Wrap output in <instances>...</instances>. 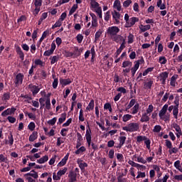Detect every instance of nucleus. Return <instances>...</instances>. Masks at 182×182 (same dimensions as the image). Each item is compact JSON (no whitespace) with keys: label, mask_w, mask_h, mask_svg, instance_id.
<instances>
[{"label":"nucleus","mask_w":182,"mask_h":182,"mask_svg":"<svg viewBox=\"0 0 182 182\" xmlns=\"http://www.w3.org/2000/svg\"><path fill=\"white\" fill-rule=\"evenodd\" d=\"M68 172V168L65 167L63 169H60V171H58V175L60 176V178L61 177V176H65V174H66V173Z\"/></svg>","instance_id":"37998d69"},{"label":"nucleus","mask_w":182,"mask_h":182,"mask_svg":"<svg viewBox=\"0 0 182 182\" xmlns=\"http://www.w3.org/2000/svg\"><path fill=\"white\" fill-rule=\"evenodd\" d=\"M104 109L105 110H109V113H112V112H113V109L112 108V105L109 102L105 104Z\"/></svg>","instance_id":"c03bdc74"},{"label":"nucleus","mask_w":182,"mask_h":182,"mask_svg":"<svg viewBox=\"0 0 182 182\" xmlns=\"http://www.w3.org/2000/svg\"><path fill=\"white\" fill-rule=\"evenodd\" d=\"M77 163L81 170V171H85V168H86V167H87V163L84 162L83 160L78 159L77 160Z\"/></svg>","instance_id":"a211bd4d"},{"label":"nucleus","mask_w":182,"mask_h":182,"mask_svg":"<svg viewBox=\"0 0 182 182\" xmlns=\"http://www.w3.org/2000/svg\"><path fill=\"white\" fill-rule=\"evenodd\" d=\"M154 109V107H153V105H149L146 109V112L145 113H146V114H149L150 116L151 113L153 112Z\"/></svg>","instance_id":"4d7b16f0"},{"label":"nucleus","mask_w":182,"mask_h":182,"mask_svg":"<svg viewBox=\"0 0 182 182\" xmlns=\"http://www.w3.org/2000/svg\"><path fill=\"white\" fill-rule=\"evenodd\" d=\"M66 120V113L61 114V117L58 119V124H62Z\"/></svg>","instance_id":"79ce46f5"},{"label":"nucleus","mask_w":182,"mask_h":182,"mask_svg":"<svg viewBox=\"0 0 182 182\" xmlns=\"http://www.w3.org/2000/svg\"><path fill=\"white\" fill-rule=\"evenodd\" d=\"M156 6L159 8L161 11L166 9V4L163 3V0H158L156 2Z\"/></svg>","instance_id":"2f4dec72"},{"label":"nucleus","mask_w":182,"mask_h":182,"mask_svg":"<svg viewBox=\"0 0 182 182\" xmlns=\"http://www.w3.org/2000/svg\"><path fill=\"white\" fill-rule=\"evenodd\" d=\"M171 127H173V129H175V131L176 132V136L178 139H180V137H181L182 136V131H181V127H180V125H178L177 123H173L171 124Z\"/></svg>","instance_id":"6e6552de"},{"label":"nucleus","mask_w":182,"mask_h":182,"mask_svg":"<svg viewBox=\"0 0 182 182\" xmlns=\"http://www.w3.org/2000/svg\"><path fill=\"white\" fill-rule=\"evenodd\" d=\"M140 107V105L139 103H136L134 105V106L131 109V113L132 114H137L139 113V109Z\"/></svg>","instance_id":"c85d7f7f"},{"label":"nucleus","mask_w":182,"mask_h":182,"mask_svg":"<svg viewBox=\"0 0 182 182\" xmlns=\"http://www.w3.org/2000/svg\"><path fill=\"white\" fill-rule=\"evenodd\" d=\"M23 177H25L26 180L28 182H36V180L37 178H38L39 175L38 174V172H36L35 170H31L30 172L24 174Z\"/></svg>","instance_id":"39448f33"},{"label":"nucleus","mask_w":182,"mask_h":182,"mask_svg":"<svg viewBox=\"0 0 182 182\" xmlns=\"http://www.w3.org/2000/svg\"><path fill=\"white\" fill-rule=\"evenodd\" d=\"M16 52L18 55L21 60H23L25 59V54L23 53V51H22V48H21V47H19L18 46L16 47Z\"/></svg>","instance_id":"5701e85b"},{"label":"nucleus","mask_w":182,"mask_h":182,"mask_svg":"<svg viewBox=\"0 0 182 182\" xmlns=\"http://www.w3.org/2000/svg\"><path fill=\"white\" fill-rule=\"evenodd\" d=\"M168 77V73L166 71L159 74V80L161 82L162 85H166V80H167Z\"/></svg>","instance_id":"dca6fc26"},{"label":"nucleus","mask_w":182,"mask_h":182,"mask_svg":"<svg viewBox=\"0 0 182 182\" xmlns=\"http://www.w3.org/2000/svg\"><path fill=\"white\" fill-rule=\"evenodd\" d=\"M153 70H154V67L148 68L143 72L142 75L147 76V75H149V73H150V72H153Z\"/></svg>","instance_id":"49530a36"},{"label":"nucleus","mask_w":182,"mask_h":182,"mask_svg":"<svg viewBox=\"0 0 182 182\" xmlns=\"http://www.w3.org/2000/svg\"><path fill=\"white\" fill-rule=\"evenodd\" d=\"M177 79H178V75H173L171 77L170 85L172 86V87H176L177 85Z\"/></svg>","instance_id":"b1692460"},{"label":"nucleus","mask_w":182,"mask_h":182,"mask_svg":"<svg viewBox=\"0 0 182 182\" xmlns=\"http://www.w3.org/2000/svg\"><path fill=\"white\" fill-rule=\"evenodd\" d=\"M113 8L114 11H117L118 12H120V11H122V3L120 2V0H115L114 1Z\"/></svg>","instance_id":"f3484780"},{"label":"nucleus","mask_w":182,"mask_h":182,"mask_svg":"<svg viewBox=\"0 0 182 182\" xmlns=\"http://www.w3.org/2000/svg\"><path fill=\"white\" fill-rule=\"evenodd\" d=\"M139 129L140 124H139L137 122H131L127 126L122 127V130H124V132H129L130 133L139 132Z\"/></svg>","instance_id":"7ed1b4c3"},{"label":"nucleus","mask_w":182,"mask_h":182,"mask_svg":"<svg viewBox=\"0 0 182 182\" xmlns=\"http://www.w3.org/2000/svg\"><path fill=\"white\" fill-rule=\"evenodd\" d=\"M126 139H127L126 136H119L118 139L119 143L117 146H115L116 149H122V147H123V146L126 143Z\"/></svg>","instance_id":"6ab92c4d"},{"label":"nucleus","mask_w":182,"mask_h":182,"mask_svg":"<svg viewBox=\"0 0 182 182\" xmlns=\"http://www.w3.org/2000/svg\"><path fill=\"white\" fill-rule=\"evenodd\" d=\"M159 63L161 65H166L167 63V58H166L164 56L159 57Z\"/></svg>","instance_id":"de8ad7c7"},{"label":"nucleus","mask_w":182,"mask_h":182,"mask_svg":"<svg viewBox=\"0 0 182 182\" xmlns=\"http://www.w3.org/2000/svg\"><path fill=\"white\" fill-rule=\"evenodd\" d=\"M132 119H133V115L130 114H124L122 117V122L127 123V122H129V120H132Z\"/></svg>","instance_id":"72a5a7b5"},{"label":"nucleus","mask_w":182,"mask_h":182,"mask_svg":"<svg viewBox=\"0 0 182 182\" xmlns=\"http://www.w3.org/2000/svg\"><path fill=\"white\" fill-rule=\"evenodd\" d=\"M23 77H25V76L22 73H18L16 75L14 80L16 86H19L23 83Z\"/></svg>","instance_id":"1a4fd4ad"},{"label":"nucleus","mask_w":182,"mask_h":182,"mask_svg":"<svg viewBox=\"0 0 182 182\" xmlns=\"http://www.w3.org/2000/svg\"><path fill=\"white\" fill-rule=\"evenodd\" d=\"M180 160H177L176 161L174 162V167L176 168V170H178L181 173H182V167L181 165L180 164Z\"/></svg>","instance_id":"58836bf2"},{"label":"nucleus","mask_w":182,"mask_h":182,"mask_svg":"<svg viewBox=\"0 0 182 182\" xmlns=\"http://www.w3.org/2000/svg\"><path fill=\"white\" fill-rule=\"evenodd\" d=\"M149 114L144 112L142 114L141 117L140 119V122L141 123L147 122L150 121V117L148 115Z\"/></svg>","instance_id":"a878e982"},{"label":"nucleus","mask_w":182,"mask_h":182,"mask_svg":"<svg viewBox=\"0 0 182 182\" xmlns=\"http://www.w3.org/2000/svg\"><path fill=\"white\" fill-rule=\"evenodd\" d=\"M112 15L117 25H119V23H120V13H119V11L116 10H114L113 12L112 13Z\"/></svg>","instance_id":"2eb2a0df"},{"label":"nucleus","mask_w":182,"mask_h":182,"mask_svg":"<svg viewBox=\"0 0 182 182\" xmlns=\"http://www.w3.org/2000/svg\"><path fill=\"white\" fill-rule=\"evenodd\" d=\"M120 32V28L116 26H113L111 27H109L107 29V35H108L109 37L114 42H116L117 43H119L123 38V36L121 35H119Z\"/></svg>","instance_id":"f257e3e1"},{"label":"nucleus","mask_w":182,"mask_h":182,"mask_svg":"<svg viewBox=\"0 0 182 182\" xmlns=\"http://www.w3.org/2000/svg\"><path fill=\"white\" fill-rule=\"evenodd\" d=\"M79 120L80 122H85V117L83 116V109H82L80 110Z\"/></svg>","instance_id":"e2e57ef3"},{"label":"nucleus","mask_w":182,"mask_h":182,"mask_svg":"<svg viewBox=\"0 0 182 182\" xmlns=\"http://www.w3.org/2000/svg\"><path fill=\"white\" fill-rule=\"evenodd\" d=\"M145 140H147V136H138L136 137L137 143H141V141H145Z\"/></svg>","instance_id":"603ef678"},{"label":"nucleus","mask_w":182,"mask_h":182,"mask_svg":"<svg viewBox=\"0 0 182 182\" xmlns=\"http://www.w3.org/2000/svg\"><path fill=\"white\" fill-rule=\"evenodd\" d=\"M85 139L88 144V147H90V146H92V131L90 130V128L86 130Z\"/></svg>","instance_id":"ddd939ff"},{"label":"nucleus","mask_w":182,"mask_h":182,"mask_svg":"<svg viewBox=\"0 0 182 182\" xmlns=\"http://www.w3.org/2000/svg\"><path fill=\"white\" fill-rule=\"evenodd\" d=\"M50 65H55V63H58L59 60V55H53L50 58Z\"/></svg>","instance_id":"c9c22d12"},{"label":"nucleus","mask_w":182,"mask_h":182,"mask_svg":"<svg viewBox=\"0 0 182 182\" xmlns=\"http://www.w3.org/2000/svg\"><path fill=\"white\" fill-rule=\"evenodd\" d=\"M139 29L142 32H146V31H150V29H151V26H150V24H147V25H145V26L143 25V24H141L139 26Z\"/></svg>","instance_id":"c756f323"},{"label":"nucleus","mask_w":182,"mask_h":182,"mask_svg":"<svg viewBox=\"0 0 182 182\" xmlns=\"http://www.w3.org/2000/svg\"><path fill=\"white\" fill-rule=\"evenodd\" d=\"M136 22H139V18L137 17H132L127 23H125V28H132Z\"/></svg>","instance_id":"9b49d317"},{"label":"nucleus","mask_w":182,"mask_h":182,"mask_svg":"<svg viewBox=\"0 0 182 182\" xmlns=\"http://www.w3.org/2000/svg\"><path fill=\"white\" fill-rule=\"evenodd\" d=\"M165 146L169 149L168 153L169 154H177L178 153V148L173 147V143L171 141L168 139L165 140Z\"/></svg>","instance_id":"423d86ee"},{"label":"nucleus","mask_w":182,"mask_h":182,"mask_svg":"<svg viewBox=\"0 0 182 182\" xmlns=\"http://www.w3.org/2000/svg\"><path fill=\"white\" fill-rule=\"evenodd\" d=\"M132 0H127L123 2V6L124 8H129L132 4Z\"/></svg>","instance_id":"0e129e2a"},{"label":"nucleus","mask_w":182,"mask_h":182,"mask_svg":"<svg viewBox=\"0 0 182 182\" xmlns=\"http://www.w3.org/2000/svg\"><path fill=\"white\" fill-rule=\"evenodd\" d=\"M76 177H77V174L75 171H70L68 174V182H76Z\"/></svg>","instance_id":"4be33fe9"},{"label":"nucleus","mask_w":182,"mask_h":182,"mask_svg":"<svg viewBox=\"0 0 182 182\" xmlns=\"http://www.w3.org/2000/svg\"><path fill=\"white\" fill-rule=\"evenodd\" d=\"M144 63V60L143 58L134 62V66L130 69L132 77H134V75H136V72L139 70V68H140V63Z\"/></svg>","instance_id":"0eeeda50"},{"label":"nucleus","mask_w":182,"mask_h":182,"mask_svg":"<svg viewBox=\"0 0 182 182\" xmlns=\"http://www.w3.org/2000/svg\"><path fill=\"white\" fill-rule=\"evenodd\" d=\"M28 89L31 92H32L33 96H35V95H38V93H39V90H41L39 87L33 84L28 85Z\"/></svg>","instance_id":"4468645a"},{"label":"nucleus","mask_w":182,"mask_h":182,"mask_svg":"<svg viewBox=\"0 0 182 182\" xmlns=\"http://www.w3.org/2000/svg\"><path fill=\"white\" fill-rule=\"evenodd\" d=\"M136 105V100L132 99L130 100L129 104L127 106L125 110L126 112H128L127 110L132 109V107Z\"/></svg>","instance_id":"a19ab883"},{"label":"nucleus","mask_w":182,"mask_h":182,"mask_svg":"<svg viewBox=\"0 0 182 182\" xmlns=\"http://www.w3.org/2000/svg\"><path fill=\"white\" fill-rule=\"evenodd\" d=\"M144 177H146L145 172L138 171V175L136 176V178H144Z\"/></svg>","instance_id":"338daca9"},{"label":"nucleus","mask_w":182,"mask_h":182,"mask_svg":"<svg viewBox=\"0 0 182 182\" xmlns=\"http://www.w3.org/2000/svg\"><path fill=\"white\" fill-rule=\"evenodd\" d=\"M15 112H16V108L12 107L11 108H8L7 109L4 110L1 113V116L5 117V116H9V114H15Z\"/></svg>","instance_id":"f8f14e48"},{"label":"nucleus","mask_w":182,"mask_h":182,"mask_svg":"<svg viewBox=\"0 0 182 182\" xmlns=\"http://www.w3.org/2000/svg\"><path fill=\"white\" fill-rule=\"evenodd\" d=\"M48 160H49V156H48L47 155H45L44 156L38 159L37 163H38V164H43V163H46Z\"/></svg>","instance_id":"f704fd0d"},{"label":"nucleus","mask_w":182,"mask_h":182,"mask_svg":"<svg viewBox=\"0 0 182 182\" xmlns=\"http://www.w3.org/2000/svg\"><path fill=\"white\" fill-rule=\"evenodd\" d=\"M26 116H28L29 119H31V120H35L36 119V115L32 112H25Z\"/></svg>","instance_id":"5fc2aeb1"},{"label":"nucleus","mask_w":182,"mask_h":182,"mask_svg":"<svg viewBox=\"0 0 182 182\" xmlns=\"http://www.w3.org/2000/svg\"><path fill=\"white\" fill-rule=\"evenodd\" d=\"M35 127H36V125L33 122H30L28 125V130H31V132H33V130H35Z\"/></svg>","instance_id":"864d4df0"},{"label":"nucleus","mask_w":182,"mask_h":182,"mask_svg":"<svg viewBox=\"0 0 182 182\" xmlns=\"http://www.w3.org/2000/svg\"><path fill=\"white\" fill-rule=\"evenodd\" d=\"M167 109H168V105L165 104L159 113L161 120H164V122L170 120V114H166L167 113Z\"/></svg>","instance_id":"20e7f679"},{"label":"nucleus","mask_w":182,"mask_h":182,"mask_svg":"<svg viewBox=\"0 0 182 182\" xmlns=\"http://www.w3.org/2000/svg\"><path fill=\"white\" fill-rule=\"evenodd\" d=\"M154 133H160L161 132V126L156 125L153 129Z\"/></svg>","instance_id":"bf43d9fd"},{"label":"nucleus","mask_w":182,"mask_h":182,"mask_svg":"<svg viewBox=\"0 0 182 182\" xmlns=\"http://www.w3.org/2000/svg\"><path fill=\"white\" fill-rule=\"evenodd\" d=\"M133 158L136 159L135 161H137L138 163H141V164H146V163H147V161H146V159H144V158H143V156H136V155H134Z\"/></svg>","instance_id":"bb28decb"},{"label":"nucleus","mask_w":182,"mask_h":182,"mask_svg":"<svg viewBox=\"0 0 182 182\" xmlns=\"http://www.w3.org/2000/svg\"><path fill=\"white\" fill-rule=\"evenodd\" d=\"M63 21H60L59 19L55 23L54 25L52 26V29H55V28H59L62 26Z\"/></svg>","instance_id":"8fccbe9b"},{"label":"nucleus","mask_w":182,"mask_h":182,"mask_svg":"<svg viewBox=\"0 0 182 182\" xmlns=\"http://www.w3.org/2000/svg\"><path fill=\"white\" fill-rule=\"evenodd\" d=\"M35 65H38V66H43V61L41 59H36L34 61Z\"/></svg>","instance_id":"69168bd1"},{"label":"nucleus","mask_w":182,"mask_h":182,"mask_svg":"<svg viewBox=\"0 0 182 182\" xmlns=\"http://www.w3.org/2000/svg\"><path fill=\"white\" fill-rule=\"evenodd\" d=\"M102 33H103V29H99L95 33V41H99V38H100V36H102Z\"/></svg>","instance_id":"3c124183"},{"label":"nucleus","mask_w":182,"mask_h":182,"mask_svg":"<svg viewBox=\"0 0 182 182\" xmlns=\"http://www.w3.org/2000/svg\"><path fill=\"white\" fill-rule=\"evenodd\" d=\"M43 0H34L35 6H42Z\"/></svg>","instance_id":"774afa93"},{"label":"nucleus","mask_w":182,"mask_h":182,"mask_svg":"<svg viewBox=\"0 0 182 182\" xmlns=\"http://www.w3.org/2000/svg\"><path fill=\"white\" fill-rule=\"evenodd\" d=\"M128 164H129V166H132V167H136V168H140V167L143 168V167H144V166L137 164L132 160H129L128 161Z\"/></svg>","instance_id":"473e14b6"},{"label":"nucleus","mask_w":182,"mask_h":182,"mask_svg":"<svg viewBox=\"0 0 182 182\" xmlns=\"http://www.w3.org/2000/svg\"><path fill=\"white\" fill-rule=\"evenodd\" d=\"M173 115L174 119H176V120H177V119H178V107H173Z\"/></svg>","instance_id":"a18cd8bd"},{"label":"nucleus","mask_w":182,"mask_h":182,"mask_svg":"<svg viewBox=\"0 0 182 182\" xmlns=\"http://www.w3.org/2000/svg\"><path fill=\"white\" fill-rule=\"evenodd\" d=\"M60 83L61 84V85L63 87L65 86H68V85H70V83H72V80H70V79H69V78H68V79L60 78Z\"/></svg>","instance_id":"393cba45"},{"label":"nucleus","mask_w":182,"mask_h":182,"mask_svg":"<svg viewBox=\"0 0 182 182\" xmlns=\"http://www.w3.org/2000/svg\"><path fill=\"white\" fill-rule=\"evenodd\" d=\"M153 83H154V81L151 80H148V82H144V86L145 89H151V86H153Z\"/></svg>","instance_id":"4c0bfd02"},{"label":"nucleus","mask_w":182,"mask_h":182,"mask_svg":"<svg viewBox=\"0 0 182 182\" xmlns=\"http://www.w3.org/2000/svg\"><path fill=\"white\" fill-rule=\"evenodd\" d=\"M8 139L9 146H12L14 144V135H12V133L10 134V135L8 136Z\"/></svg>","instance_id":"680f3d73"},{"label":"nucleus","mask_w":182,"mask_h":182,"mask_svg":"<svg viewBox=\"0 0 182 182\" xmlns=\"http://www.w3.org/2000/svg\"><path fill=\"white\" fill-rule=\"evenodd\" d=\"M77 8H79L77 4H73V6H72V8L70 9V10L69 11V15H73V14H75V12H76V9H77Z\"/></svg>","instance_id":"09e8293b"},{"label":"nucleus","mask_w":182,"mask_h":182,"mask_svg":"<svg viewBox=\"0 0 182 182\" xmlns=\"http://www.w3.org/2000/svg\"><path fill=\"white\" fill-rule=\"evenodd\" d=\"M92 18V28H97V16L94 13H90Z\"/></svg>","instance_id":"aec40b11"},{"label":"nucleus","mask_w":182,"mask_h":182,"mask_svg":"<svg viewBox=\"0 0 182 182\" xmlns=\"http://www.w3.org/2000/svg\"><path fill=\"white\" fill-rule=\"evenodd\" d=\"M69 159V153H68L64 158L58 164L57 167H63L68 163Z\"/></svg>","instance_id":"412c9836"},{"label":"nucleus","mask_w":182,"mask_h":182,"mask_svg":"<svg viewBox=\"0 0 182 182\" xmlns=\"http://www.w3.org/2000/svg\"><path fill=\"white\" fill-rule=\"evenodd\" d=\"M132 65H133V63H132V61L124 60L122 63V68H128V69H130V68H132Z\"/></svg>","instance_id":"cd10ccee"},{"label":"nucleus","mask_w":182,"mask_h":182,"mask_svg":"<svg viewBox=\"0 0 182 182\" xmlns=\"http://www.w3.org/2000/svg\"><path fill=\"white\" fill-rule=\"evenodd\" d=\"M36 139H38V132L34 131L30 135L28 140H29V141H35L36 140Z\"/></svg>","instance_id":"7c9ffc66"},{"label":"nucleus","mask_w":182,"mask_h":182,"mask_svg":"<svg viewBox=\"0 0 182 182\" xmlns=\"http://www.w3.org/2000/svg\"><path fill=\"white\" fill-rule=\"evenodd\" d=\"M90 9L97 14L100 19L103 18L102 7L100 6V4L96 1V0H90Z\"/></svg>","instance_id":"f03ea898"},{"label":"nucleus","mask_w":182,"mask_h":182,"mask_svg":"<svg viewBox=\"0 0 182 182\" xmlns=\"http://www.w3.org/2000/svg\"><path fill=\"white\" fill-rule=\"evenodd\" d=\"M95 109V100H91L87 107H86V110L90 112V110H93Z\"/></svg>","instance_id":"e433bc0d"},{"label":"nucleus","mask_w":182,"mask_h":182,"mask_svg":"<svg viewBox=\"0 0 182 182\" xmlns=\"http://www.w3.org/2000/svg\"><path fill=\"white\" fill-rule=\"evenodd\" d=\"M134 41V36L129 33L128 36V43H133Z\"/></svg>","instance_id":"052dcab7"},{"label":"nucleus","mask_w":182,"mask_h":182,"mask_svg":"<svg viewBox=\"0 0 182 182\" xmlns=\"http://www.w3.org/2000/svg\"><path fill=\"white\" fill-rule=\"evenodd\" d=\"M48 35H49V31L48 30H46L45 31L43 34H42V36L41 38H40V41L42 42V41H43V39L46 38Z\"/></svg>","instance_id":"13d9d810"},{"label":"nucleus","mask_w":182,"mask_h":182,"mask_svg":"<svg viewBox=\"0 0 182 182\" xmlns=\"http://www.w3.org/2000/svg\"><path fill=\"white\" fill-rule=\"evenodd\" d=\"M55 49H56V44L55 41L51 43V47L50 50H46L43 53V56H50V55H53V52H55Z\"/></svg>","instance_id":"9d476101"},{"label":"nucleus","mask_w":182,"mask_h":182,"mask_svg":"<svg viewBox=\"0 0 182 182\" xmlns=\"http://www.w3.org/2000/svg\"><path fill=\"white\" fill-rule=\"evenodd\" d=\"M65 143V138L63 137H58L57 139V146L58 147H60V144Z\"/></svg>","instance_id":"6e6d98bb"},{"label":"nucleus","mask_w":182,"mask_h":182,"mask_svg":"<svg viewBox=\"0 0 182 182\" xmlns=\"http://www.w3.org/2000/svg\"><path fill=\"white\" fill-rule=\"evenodd\" d=\"M86 151V147L85 146H80L75 151V154L79 155V154H82V153H85Z\"/></svg>","instance_id":"ea45409f"}]
</instances>
